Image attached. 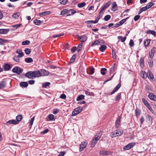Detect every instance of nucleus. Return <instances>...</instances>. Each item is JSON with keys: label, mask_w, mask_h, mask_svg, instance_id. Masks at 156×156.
<instances>
[{"label": "nucleus", "mask_w": 156, "mask_h": 156, "mask_svg": "<svg viewBox=\"0 0 156 156\" xmlns=\"http://www.w3.org/2000/svg\"><path fill=\"white\" fill-rule=\"evenodd\" d=\"M49 72L48 71L41 69L38 71H29L26 73V76L29 78H33V77L47 76Z\"/></svg>", "instance_id": "nucleus-1"}, {"label": "nucleus", "mask_w": 156, "mask_h": 156, "mask_svg": "<svg viewBox=\"0 0 156 156\" xmlns=\"http://www.w3.org/2000/svg\"><path fill=\"white\" fill-rule=\"evenodd\" d=\"M123 133V130L122 129H117L112 132L111 134V136L112 137L119 136L121 135Z\"/></svg>", "instance_id": "nucleus-2"}, {"label": "nucleus", "mask_w": 156, "mask_h": 156, "mask_svg": "<svg viewBox=\"0 0 156 156\" xmlns=\"http://www.w3.org/2000/svg\"><path fill=\"white\" fill-rule=\"evenodd\" d=\"M83 109V107L81 106L75 108L72 112V115L76 116L78 114L82 111Z\"/></svg>", "instance_id": "nucleus-3"}, {"label": "nucleus", "mask_w": 156, "mask_h": 156, "mask_svg": "<svg viewBox=\"0 0 156 156\" xmlns=\"http://www.w3.org/2000/svg\"><path fill=\"white\" fill-rule=\"evenodd\" d=\"M105 43L104 41L101 39H99L96 40L94 42H93L91 45L92 47H94L96 45H101V44H103Z\"/></svg>", "instance_id": "nucleus-4"}, {"label": "nucleus", "mask_w": 156, "mask_h": 156, "mask_svg": "<svg viewBox=\"0 0 156 156\" xmlns=\"http://www.w3.org/2000/svg\"><path fill=\"white\" fill-rule=\"evenodd\" d=\"M142 101L143 103H144V105L148 108L149 110L150 111H151L152 113H153L154 111L151 108L149 104L147 102V101L146 100V99L144 98H143L142 99Z\"/></svg>", "instance_id": "nucleus-5"}, {"label": "nucleus", "mask_w": 156, "mask_h": 156, "mask_svg": "<svg viewBox=\"0 0 156 156\" xmlns=\"http://www.w3.org/2000/svg\"><path fill=\"white\" fill-rule=\"evenodd\" d=\"M12 71L14 73L19 74L23 71V69L19 67H15L13 68Z\"/></svg>", "instance_id": "nucleus-6"}, {"label": "nucleus", "mask_w": 156, "mask_h": 156, "mask_svg": "<svg viewBox=\"0 0 156 156\" xmlns=\"http://www.w3.org/2000/svg\"><path fill=\"white\" fill-rule=\"evenodd\" d=\"M135 144L134 142H132L126 145L123 147L124 150H128L132 148Z\"/></svg>", "instance_id": "nucleus-7"}, {"label": "nucleus", "mask_w": 156, "mask_h": 156, "mask_svg": "<svg viewBox=\"0 0 156 156\" xmlns=\"http://www.w3.org/2000/svg\"><path fill=\"white\" fill-rule=\"evenodd\" d=\"M111 3V2L109 1L105 3L104 5L101 8L99 12V14H100L102 12L106 9V8L110 5Z\"/></svg>", "instance_id": "nucleus-8"}, {"label": "nucleus", "mask_w": 156, "mask_h": 156, "mask_svg": "<svg viewBox=\"0 0 156 156\" xmlns=\"http://www.w3.org/2000/svg\"><path fill=\"white\" fill-rule=\"evenodd\" d=\"M78 38L82 42H83L87 40V37L86 36H79L78 35H77Z\"/></svg>", "instance_id": "nucleus-9"}, {"label": "nucleus", "mask_w": 156, "mask_h": 156, "mask_svg": "<svg viewBox=\"0 0 156 156\" xmlns=\"http://www.w3.org/2000/svg\"><path fill=\"white\" fill-rule=\"evenodd\" d=\"M87 144L85 142H82L80 146V151H81L83 150L86 148Z\"/></svg>", "instance_id": "nucleus-10"}, {"label": "nucleus", "mask_w": 156, "mask_h": 156, "mask_svg": "<svg viewBox=\"0 0 156 156\" xmlns=\"http://www.w3.org/2000/svg\"><path fill=\"white\" fill-rule=\"evenodd\" d=\"M148 97L151 100L156 101V96L154 95L153 93H150Z\"/></svg>", "instance_id": "nucleus-11"}, {"label": "nucleus", "mask_w": 156, "mask_h": 156, "mask_svg": "<svg viewBox=\"0 0 156 156\" xmlns=\"http://www.w3.org/2000/svg\"><path fill=\"white\" fill-rule=\"evenodd\" d=\"M18 123V122L15 119L10 120L6 123V124L8 125L10 124H16Z\"/></svg>", "instance_id": "nucleus-12"}, {"label": "nucleus", "mask_w": 156, "mask_h": 156, "mask_svg": "<svg viewBox=\"0 0 156 156\" xmlns=\"http://www.w3.org/2000/svg\"><path fill=\"white\" fill-rule=\"evenodd\" d=\"M12 66L9 64H5L3 66V68L5 71L9 70L12 68Z\"/></svg>", "instance_id": "nucleus-13"}, {"label": "nucleus", "mask_w": 156, "mask_h": 156, "mask_svg": "<svg viewBox=\"0 0 156 156\" xmlns=\"http://www.w3.org/2000/svg\"><path fill=\"white\" fill-rule=\"evenodd\" d=\"M121 86L120 83L118 84L114 88L113 90L111 92V94L112 95L114 94L115 92L118 90Z\"/></svg>", "instance_id": "nucleus-14"}, {"label": "nucleus", "mask_w": 156, "mask_h": 156, "mask_svg": "<svg viewBox=\"0 0 156 156\" xmlns=\"http://www.w3.org/2000/svg\"><path fill=\"white\" fill-rule=\"evenodd\" d=\"M120 118L119 116L116 120L115 122V126L117 128H118L120 126Z\"/></svg>", "instance_id": "nucleus-15"}, {"label": "nucleus", "mask_w": 156, "mask_h": 156, "mask_svg": "<svg viewBox=\"0 0 156 156\" xmlns=\"http://www.w3.org/2000/svg\"><path fill=\"white\" fill-rule=\"evenodd\" d=\"M147 76L148 78L152 80L154 78L153 75L151 72L150 70L148 71L147 72Z\"/></svg>", "instance_id": "nucleus-16"}, {"label": "nucleus", "mask_w": 156, "mask_h": 156, "mask_svg": "<svg viewBox=\"0 0 156 156\" xmlns=\"http://www.w3.org/2000/svg\"><path fill=\"white\" fill-rule=\"evenodd\" d=\"M76 12V11L73 9H70L68 10L67 16H70L74 14Z\"/></svg>", "instance_id": "nucleus-17"}, {"label": "nucleus", "mask_w": 156, "mask_h": 156, "mask_svg": "<svg viewBox=\"0 0 156 156\" xmlns=\"http://www.w3.org/2000/svg\"><path fill=\"white\" fill-rule=\"evenodd\" d=\"M9 31L8 29H0V33L2 34H7Z\"/></svg>", "instance_id": "nucleus-18"}, {"label": "nucleus", "mask_w": 156, "mask_h": 156, "mask_svg": "<svg viewBox=\"0 0 156 156\" xmlns=\"http://www.w3.org/2000/svg\"><path fill=\"white\" fill-rule=\"evenodd\" d=\"M6 85V82L5 81H2L0 82V89L5 87Z\"/></svg>", "instance_id": "nucleus-19"}, {"label": "nucleus", "mask_w": 156, "mask_h": 156, "mask_svg": "<svg viewBox=\"0 0 156 156\" xmlns=\"http://www.w3.org/2000/svg\"><path fill=\"white\" fill-rule=\"evenodd\" d=\"M107 48V46L106 45H101L99 48L100 50L102 52H103Z\"/></svg>", "instance_id": "nucleus-20"}, {"label": "nucleus", "mask_w": 156, "mask_h": 156, "mask_svg": "<svg viewBox=\"0 0 156 156\" xmlns=\"http://www.w3.org/2000/svg\"><path fill=\"white\" fill-rule=\"evenodd\" d=\"M141 75L142 77L144 79L146 78L147 76V73L144 71H141Z\"/></svg>", "instance_id": "nucleus-21"}, {"label": "nucleus", "mask_w": 156, "mask_h": 156, "mask_svg": "<svg viewBox=\"0 0 156 156\" xmlns=\"http://www.w3.org/2000/svg\"><path fill=\"white\" fill-rule=\"evenodd\" d=\"M20 85L22 87H26L28 86V84L27 82H21L20 83Z\"/></svg>", "instance_id": "nucleus-22"}, {"label": "nucleus", "mask_w": 156, "mask_h": 156, "mask_svg": "<svg viewBox=\"0 0 156 156\" xmlns=\"http://www.w3.org/2000/svg\"><path fill=\"white\" fill-rule=\"evenodd\" d=\"M25 61L27 63H30L32 62H33V59L29 57L25 59Z\"/></svg>", "instance_id": "nucleus-23"}, {"label": "nucleus", "mask_w": 156, "mask_h": 156, "mask_svg": "<svg viewBox=\"0 0 156 156\" xmlns=\"http://www.w3.org/2000/svg\"><path fill=\"white\" fill-rule=\"evenodd\" d=\"M50 12L49 11H45L39 14V15L41 16H44L45 15L49 14Z\"/></svg>", "instance_id": "nucleus-24"}, {"label": "nucleus", "mask_w": 156, "mask_h": 156, "mask_svg": "<svg viewBox=\"0 0 156 156\" xmlns=\"http://www.w3.org/2000/svg\"><path fill=\"white\" fill-rule=\"evenodd\" d=\"M84 99V96L82 94L79 95L76 98L77 101H79L81 100H83Z\"/></svg>", "instance_id": "nucleus-25"}, {"label": "nucleus", "mask_w": 156, "mask_h": 156, "mask_svg": "<svg viewBox=\"0 0 156 156\" xmlns=\"http://www.w3.org/2000/svg\"><path fill=\"white\" fill-rule=\"evenodd\" d=\"M19 14L18 12L14 13L12 15V17L15 20L17 19L19 17Z\"/></svg>", "instance_id": "nucleus-26"}, {"label": "nucleus", "mask_w": 156, "mask_h": 156, "mask_svg": "<svg viewBox=\"0 0 156 156\" xmlns=\"http://www.w3.org/2000/svg\"><path fill=\"white\" fill-rule=\"evenodd\" d=\"M147 34H151L154 36L156 35V32L154 30H149L147 31Z\"/></svg>", "instance_id": "nucleus-27"}, {"label": "nucleus", "mask_w": 156, "mask_h": 156, "mask_svg": "<svg viewBox=\"0 0 156 156\" xmlns=\"http://www.w3.org/2000/svg\"><path fill=\"white\" fill-rule=\"evenodd\" d=\"M150 42V40L147 39L144 41V44L146 47L149 44Z\"/></svg>", "instance_id": "nucleus-28"}, {"label": "nucleus", "mask_w": 156, "mask_h": 156, "mask_svg": "<svg viewBox=\"0 0 156 156\" xmlns=\"http://www.w3.org/2000/svg\"><path fill=\"white\" fill-rule=\"evenodd\" d=\"M148 9H147L146 6L141 8L139 10V14L142 12L143 11L146 10Z\"/></svg>", "instance_id": "nucleus-29"}, {"label": "nucleus", "mask_w": 156, "mask_h": 156, "mask_svg": "<svg viewBox=\"0 0 156 156\" xmlns=\"http://www.w3.org/2000/svg\"><path fill=\"white\" fill-rule=\"evenodd\" d=\"M22 119V116L21 115H17L16 117V120L18 122V123Z\"/></svg>", "instance_id": "nucleus-30"}, {"label": "nucleus", "mask_w": 156, "mask_h": 156, "mask_svg": "<svg viewBox=\"0 0 156 156\" xmlns=\"http://www.w3.org/2000/svg\"><path fill=\"white\" fill-rule=\"evenodd\" d=\"M34 23L37 25H40L41 24V21L38 20H35L34 21Z\"/></svg>", "instance_id": "nucleus-31"}, {"label": "nucleus", "mask_w": 156, "mask_h": 156, "mask_svg": "<svg viewBox=\"0 0 156 156\" xmlns=\"http://www.w3.org/2000/svg\"><path fill=\"white\" fill-rule=\"evenodd\" d=\"M66 13L68 15V10L66 9H63L61 12V15L62 16H64Z\"/></svg>", "instance_id": "nucleus-32"}, {"label": "nucleus", "mask_w": 156, "mask_h": 156, "mask_svg": "<svg viewBox=\"0 0 156 156\" xmlns=\"http://www.w3.org/2000/svg\"><path fill=\"white\" fill-rule=\"evenodd\" d=\"M85 94H86V95H87L91 96H94V93H93L92 92H90L86 90L85 91Z\"/></svg>", "instance_id": "nucleus-33"}, {"label": "nucleus", "mask_w": 156, "mask_h": 156, "mask_svg": "<svg viewBox=\"0 0 156 156\" xmlns=\"http://www.w3.org/2000/svg\"><path fill=\"white\" fill-rule=\"evenodd\" d=\"M154 3H153L151 2H150L147 4L146 6L147 9H149L151 7V6L154 5Z\"/></svg>", "instance_id": "nucleus-34"}, {"label": "nucleus", "mask_w": 156, "mask_h": 156, "mask_svg": "<svg viewBox=\"0 0 156 156\" xmlns=\"http://www.w3.org/2000/svg\"><path fill=\"white\" fill-rule=\"evenodd\" d=\"M50 84V83L48 82H45L42 84V87L44 88H46L47 87L49 86Z\"/></svg>", "instance_id": "nucleus-35"}, {"label": "nucleus", "mask_w": 156, "mask_h": 156, "mask_svg": "<svg viewBox=\"0 0 156 156\" xmlns=\"http://www.w3.org/2000/svg\"><path fill=\"white\" fill-rule=\"evenodd\" d=\"M19 58L17 55H15L13 57V59L16 62H18L20 60Z\"/></svg>", "instance_id": "nucleus-36"}, {"label": "nucleus", "mask_w": 156, "mask_h": 156, "mask_svg": "<svg viewBox=\"0 0 156 156\" xmlns=\"http://www.w3.org/2000/svg\"><path fill=\"white\" fill-rule=\"evenodd\" d=\"M86 5L85 3L83 2L81 3H79L78 4V6L79 8H82L85 6Z\"/></svg>", "instance_id": "nucleus-37"}, {"label": "nucleus", "mask_w": 156, "mask_h": 156, "mask_svg": "<svg viewBox=\"0 0 156 156\" xmlns=\"http://www.w3.org/2000/svg\"><path fill=\"white\" fill-rule=\"evenodd\" d=\"M59 2L62 4L65 5L68 2V0H59Z\"/></svg>", "instance_id": "nucleus-38"}, {"label": "nucleus", "mask_w": 156, "mask_h": 156, "mask_svg": "<svg viewBox=\"0 0 156 156\" xmlns=\"http://www.w3.org/2000/svg\"><path fill=\"white\" fill-rule=\"evenodd\" d=\"M24 51L26 54L29 55L31 51L30 49L27 48L25 49Z\"/></svg>", "instance_id": "nucleus-39"}, {"label": "nucleus", "mask_w": 156, "mask_h": 156, "mask_svg": "<svg viewBox=\"0 0 156 156\" xmlns=\"http://www.w3.org/2000/svg\"><path fill=\"white\" fill-rule=\"evenodd\" d=\"M106 69L105 68H102L101 69V73L103 75H104L105 74V71Z\"/></svg>", "instance_id": "nucleus-40"}, {"label": "nucleus", "mask_w": 156, "mask_h": 156, "mask_svg": "<svg viewBox=\"0 0 156 156\" xmlns=\"http://www.w3.org/2000/svg\"><path fill=\"white\" fill-rule=\"evenodd\" d=\"M97 142V141H96L95 140L93 139L91 143V147H94L95 146Z\"/></svg>", "instance_id": "nucleus-41"}, {"label": "nucleus", "mask_w": 156, "mask_h": 156, "mask_svg": "<svg viewBox=\"0 0 156 156\" xmlns=\"http://www.w3.org/2000/svg\"><path fill=\"white\" fill-rule=\"evenodd\" d=\"M99 154L102 155H106L108 154V152L105 151H100Z\"/></svg>", "instance_id": "nucleus-42"}, {"label": "nucleus", "mask_w": 156, "mask_h": 156, "mask_svg": "<svg viewBox=\"0 0 156 156\" xmlns=\"http://www.w3.org/2000/svg\"><path fill=\"white\" fill-rule=\"evenodd\" d=\"M54 115L52 114H50L48 115V118L50 120L52 121L54 120Z\"/></svg>", "instance_id": "nucleus-43"}, {"label": "nucleus", "mask_w": 156, "mask_h": 156, "mask_svg": "<svg viewBox=\"0 0 156 156\" xmlns=\"http://www.w3.org/2000/svg\"><path fill=\"white\" fill-rule=\"evenodd\" d=\"M115 64H114L110 68V73H113V72L115 70Z\"/></svg>", "instance_id": "nucleus-44"}, {"label": "nucleus", "mask_w": 156, "mask_h": 156, "mask_svg": "<svg viewBox=\"0 0 156 156\" xmlns=\"http://www.w3.org/2000/svg\"><path fill=\"white\" fill-rule=\"evenodd\" d=\"M111 18V16L110 15H107L105 17L104 19L105 21L108 20Z\"/></svg>", "instance_id": "nucleus-45"}, {"label": "nucleus", "mask_w": 156, "mask_h": 156, "mask_svg": "<svg viewBox=\"0 0 156 156\" xmlns=\"http://www.w3.org/2000/svg\"><path fill=\"white\" fill-rule=\"evenodd\" d=\"M30 42L29 41L26 40L24 41H23L22 42V44L23 45H28L30 44Z\"/></svg>", "instance_id": "nucleus-46"}, {"label": "nucleus", "mask_w": 156, "mask_h": 156, "mask_svg": "<svg viewBox=\"0 0 156 156\" xmlns=\"http://www.w3.org/2000/svg\"><path fill=\"white\" fill-rule=\"evenodd\" d=\"M85 23L89 24L90 23H97V22H96L95 21H93V20H89V21H87L85 22Z\"/></svg>", "instance_id": "nucleus-47"}, {"label": "nucleus", "mask_w": 156, "mask_h": 156, "mask_svg": "<svg viewBox=\"0 0 156 156\" xmlns=\"http://www.w3.org/2000/svg\"><path fill=\"white\" fill-rule=\"evenodd\" d=\"M76 58V56L75 55H73L72 58L70 59V61L71 62H73Z\"/></svg>", "instance_id": "nucleus-48"}, {"label": "nucleus", "mask_w": 156, "mask_h": 156, "mask_svg": "<svg viewBox=\"0 0 156 156\" xmlns=\"http://www.w3.org/2000/svg\"><path fill=\"white\" fill-rule=\"evenodd\" d=\"M94 69L93 68H91L90 69V73L89 74L92 75L94 73Z\"/></svg>", "instance_id": "nucleus-49"}, {"label": "nucleus", "mask_w": 156, "mask_h": 156, "mask_svg": "<svg viewBox=\"0 0 156 156\" xmlns=\"http://www.w3.org/2000/svg\"><path fill=\"white\" fill-rule=\"evenodd\" d=\"M82 45H83V44L82 43H80V44H79V45L78 46V48L77 49V52H78L80 50V49L81 48Z\"/></svg>", "instance_id": "nucleus-50"}, {"label": "nucleus", "mask_w": 156, "mask_h": 156, "mask_svg": "<svg viewBox=\"0 0 156 156\" xmlns=\"http://www.w3.org/2000/svg\"><path fill=\"white\" fill-rule=\"evenodd\" d=\"M100 138V136L99 135H96L93 140H95L97 142Z\"/></svg>", "instance_id": "nucleus-51"}, {"label": "nucleus", "mask_w": 156, "mask_h": 156, "mask_svg": "<svg viewBox=\"0 0 156 156\" xmlns=\"http://www.w3.org/2000/svg\"><path fill=\"white\" fill-rule=\"evenodd\" d=\"M121 94H119L118 95L116 96L115 98V100L116 101H119L121 98Z\"/></svg>", "instance_id": "nucleus-52"}, {"label": "nucleus", "mask_w": 156, "mask_h": 156, "mask_svg": "<svg viewBox=\"0 0 156 156\" xmlns=\"http://www.w3.org/2000/svg\"><path fill=\"white\" fill-rule=\"evenodd\" d=\"M117 6L115 2H114L112 4V7L113 9H114V11H115L116 10L115 9L116 8V6Z\"/></svg>", "instance_id": "nucleus-53"}, {"label": "nucleus", "mask_w": 156, "mask_h": 156, "mask_svg": "<svg viewBox=\"0 0 156 156\" xmlns=\"http://www.w3.org/2000/svg\"><path fill=\"white\" fill-rule=\"evenodd\" d=\"M126 21V19H124L120 21H119V23L120 25H122Z\"/></svg>", "instance_id": "nucleus-54"}, {"label": "nucleus", "mask_w": 156, "mask_h": 156, "mask_svg": "<svg viewBox=\"0 0 156 156\" xmlns=\"http://www.w3.org/2000/svg\"><path fill=\"white\" fill-rule=\"evenodd\" d=\"M129 45L131 47H133L134 45V43L133 41L132 40H130L129 42Z\"/></svg>", "instance_id": "nucleus-55"}, {"label": "nucleus", "mask_w": 156, "mask_h": 156, "mask_svg": "<svg viewBox=\"0 0 156 156\" xmlns=\"http://www.w3.org/2000/svg\"><path fill=\"white\" fill-rule=\"evenodd\" d=\"M154 55V53L151 51L149 53V55L150 57L151 58H152Z\"/></svg>", "instance_id": "nucleus-56"}, {"label": "nucleus", "mask_w": 156, "mask_h": 156, "mask_svg": "<svg viewBox=\"0 0 156 156\" xmlns=\"http://www.w3.org/2000/svg\"><path fill=\"white\" fill-rule=\"evenodd\" d=\"M66 95L64 94H61L60 97V98L64 99L66 98Z\"/></svg>", "instance_id": "nucleus-57"}, {"label": "nucleus", "mask_w": 156, "mask_h": 156, "mask_svg": "<svg viewBox=\"0 0 156 156\" xmlns=\"http://www.w3.org/2000/svg\"><path fill=\"white\" fill-rule=\"evenodd\" d=\"M18 54L19 55L17 56L20 58L23 57L24 55L23 52H22L21 51L20 52H19Z\"/></svg>", "instance_id": "nucleus-58"}, {"label": "nucleus", "mask_w": 156, "mask_h": 156, "mask_svg": "<svg viewBox=\"0 0 156 156\" xmlns=\"http://www.w3.org/2000/svg\"><path fill=\"white\" fill-rule=\"evenodd\" d=\"M21 25V24H18L12 26V27L16 28H17Z\"/></svg>", "instance_id": "nucleus-59"}, {"label": "nucleus", "mask_w": 156, "mask_h": 156, "mask_svg": "<svg viewBox=\"0 0 156 156\" xmlns=\"http://www.w3.org/2000/svg\"><path fill=\"white\" fill-rule=\"evenodd\" d=\"M112 55L113 58L114 59H116V57L115 55V52L113 50H112Z\"/></svg>", "instance_id": "nucleus-60"}, {"label": "nucleus", "mask_w": 156, "mask_h": 156, "mask_svg": "<svg viewBox=\"0 0 156 156\" xmlns=\"http://www.w3.org/2000/svg\"><path fill=\"white\" fill-rule=\"evenodd\" d=\"M140 16L139 15H136V16L134 18V20L135 21H136L139 19L140 18Z\"/></svg>", "instance_id": "nucleus-61"}, {"label": "nucleus", "mask_w": 156, "mask_h": 156, "mask_svg": "<svg viewBox=\"0 0 156 156\" xmlns=\"http://www.w3.org/2000/svg\"><path fill=\"white\" fill-rule=\"evenodd\" d=\"M59 112V110L57 109H55L53 110V113L55 115Z\"/></svg>", "instance_id": "nucleus-62"}, {"label": "nucleus", "mask_w": 156, "mask_h": 156, "mask_svg": "<svg viewBox=\"0 0 156 156\" xmlns=\"http://www.w3.org/2000/svg\"><path fill=\"white\" fill-rule=\"evenodd\" d=\"M34 117H33L31 119L30 121V124L31 125H32L33 124L34 121Z\"/></svg>", "instance_id": "nucleus-63"}, {"label": "nucleus", "mask_w": 156, "mask_h": 156, "mask_svg": "<svg viewBox=\"0 0 156 156\" xmlns=\"http://www.w3.org/2000/svg\"><path fill=\"white\" fill-rule=\"evenodd\" d=\"M65 154V153L64 152H61L60 153V154H59L58 155V156H63Z\"/></svg>", "instance_id": "nucleus-64"}]
</instances>
